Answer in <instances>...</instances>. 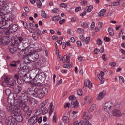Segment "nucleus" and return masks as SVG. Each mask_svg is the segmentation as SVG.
I'll list each match as a JSON object with an SVG mask.
<instances>
[{"label": "nucleus", "instance_id": "nucleus-1", "mask_svg": "<svg viewBox=\"0 0 125 125\" xmlns=\"http://www.w3.org/2000/svg\"><path fill=\"white\" fill-rule=\"evenodd\" d=\"M3 85L4 86H8L13 89H14V88H16V87H18V85H16V82L12 77L5 79L3 83Z\"/></svg>", "mask_w": 125, "mask_h": 125}, {"label": "nucleus", "instance_id": "nucleus-2", "mask_svg": "<svg viewBox=\"0 0 125 125\" xmlns=\"http://www.w3.org/2000/svg\"><path fill=\"white\" fill-rule=\"evenodd\" d=\"M15 105H19L24 112H28L29 110V106L19 97L17 98L15 100Z\"/></svg>", "mask_w": 125, "mask_h": 125}, {"label": "nucleus", "instance_id": "nucleus-3", "mask_svg": "<svg viewBox=\"0 0 125 125\" xmlns=\"http://www.w3.org/2000/svg\"><path fill=\"white\" fill-rule=\"evenodd\" d=\"M114 108V104L111 102H106L104 106V116L105 118L109 117V112Z\"/></svg>", "mask_w": 125, "mask_h": 125}, {"label": "nucleus", "instance_id": "nucleus-4", "mask_svg": "<svg viewBox=\"0 0 125 125\" xmlns=\"http://www.w3.org/2000/svg\"><path fill=\"white\" fill-rule=\"evenodd\" d=\"M19 98L24 100L25 102H28V101H29L31 106H36V105H37L35 98L28 97V96H26L24 93H21V96H19Z\"/></svg>", "mask_w": 125, "mask_h": 125}, {"label": "nucleus", "instance_id": "nucleus-5", "mask_svg": "<svg viewBox=\"0 0 125 125\" xmlns=\"http://www.w3.org/2000/svg\"><path fill=\"white\" fill-rule=\"evenodd\" d=\"M19 98L24 100L25 102H28V101H29L31 106H36V105H37L35 98L28 97V96H26L24 93H21V96H19Z\"/></svg>", "mask_w": 125, "mask_h": 125}, {"label": "nucleus", "instance_id": "nucleus-6", "mask_svg": "<svg viewBox=\"0 0 125 125\" xmlns=\"http://www.w3.org/2000/svg\"><path fill=\"white\" fill-rule=\"evenodd\" d=\"M23 45L25 47V50L24 52V54H30V52H32V50H30V45H31V41L28 39H26L22 42Z\"/></svg>", "mask_w": 125, "mask_h": 125}, {"label": "nucleus", "instance_id": "nucleus-7", "mask_svg": "<svg viewBox=\"0 0 125 125\" xmlns=\"http://www.w3.org/2000/svg\"><path fill=\"white\" fill-rule=\"evenodd\" d=\"M33 91V97H39L41 99V98H42L45 95L41 89L36 88Z\"/></svg>", "mask_w": 125, "mask_h": 125}, {"label": "nucleus", "instance_id": "nucleus-8", "mask_svg": "<svg viewBox=\"0 0 125 125\" xmlns=\"http://www.w3.org/2000/svg\"><path fill=\"white\" fill-rule=\"evenodd\" d=\"M69 100L71 101V104L73 106L74 109H77L78 107H80V104L77 100L76 97L74 96H70L69 97Z\"/></svg>", "mask_w": 125, "mask_h": 125}, {"label": "nucleus", "instance_id": "nucleus-9", "mask_svg": "<svg viewBox=\"0 0 125 125\" xmlns=\"http://www.w3.org/2000/svg\"><path fill=\"white\" fill-rule=\"evenodd\" d=\"M6 125H17V122H16V120L15 119V118L13 117V116H9L6 119Z\"/></svg>", "mask_w": 125, "mask_h": 125}, {"label": "nucleus", "instance_id": "nucleus-10", "mask_svg": "<svg viewBox=\"0 0 125 125\" xmlns=\"http://www.w3.org/2000/svg\"><path fill=\"white\" fill-rule=\"evenodd\" d=\"M10 42V39L9 36H4L0 39V43L2 45H8Z\"/></svg>", "mask_w": 125, "mask_h": 125}, {"label": "nucleus", "instance_id": "nucleus-11", "mask_svg": "<svg viewBox=\"0 0 125 125\" xmlns=\"http://www.w3.org/2000/svg\"><path fill=\"white\" fill-rule=\"evenodd\" d=\"M6 1V0H0V6L1 7L0 9V15H5L8 13L5 8H3V5H4Z\"/></svg>", "mask_w": 125, "mask_h": 125}, {"label": "nucleus", "instance_id": "nucleus-12", "mask_svg": "<svg viewBox=\"0 0 125 125\" xmlns=\"http://www.w3.org/2000/svg\"><path fill=\"white\" fill-rule=\"evenodd\" d=\"M18 30V26L17 25L15 24L12 25V26L6 32V34L7 35H10V34L14 33V32H16Z\"/></svg>", "mask_w": 125, "mask_h": 125}, {"label": "nucleus", "instance_id": "nucleus-13", "mask_svg": "<svg viewBox=\"0 0 125 125\" xmlns=\"http://www.w3.org/2000/svg\"><path fill=\"white\" fill-rule=\"evenodd\" d=\"M112 116L120 118L122 117V112L119 109H113L111 112Z\"/></svg>", "mask_w": 125, "mask_h": 125}, {"label": "nucleus", "instance_id": "nucleus-14", "mask_svg": "<svg viewBox=\"0 0 125 125\" xmlns=\"http://www.w3.org/2000/svg\"><path fill=\"white\" fill-rule=\"evenodd\" d=\"M3 8H5L7 12L9 13L12 10V3H7L6 4V1L5 2V4L3 5Z\"/></svg>", "mask_w": 125, "mask_h": 125}, {"label": "nucleus", "instance_id": "nucleus-15", "mask_svg": "<svg viewBox=\"0 0 125 125\" xmlns=\"http://www.w3.org/2000/svg\"><path fill=\"white\" fill-rule=\"evenodd\" d=\"M21 77H23V79L24 82H25V83H29V82L32 81L31 78L30 77V75H29V73H25L24 74V73L22 74L21 72Z\"/></svg>", "mask_w": 125, "mask_h": 125}, {"label": "nucleus", "instance_id": "nucleus-16", "mask_svg": "<svg viewBox=\"0 0 125 125\" xmlns=\"http://www.w3.org/2000/svg\"><path fill=\"white\" fill-rule=\"evenodd\" d=\"M27 56H28L29 58H30L31 60H33L34 62L36 61V60H38L39 59V54H34L31 55V52L29 53V54H25Z\"/></svg>", "mask_w": 125, "mask_h": 125}, {"label": "nucleus", "instance_id": "nucleus-17", "mask_svg": "<svg viewBox=\"0 0 125 125\" xmlns=\"http://www.w3.org/2000/svg\"><path fill=\"white\" fill-rule=\"evenodd\" d=\"M38 115H34L33 117H31L28 120V123L30 125H34V124H36L37 122H38Z\"/></svg>", "mask_w": 125, "mask_h": 125}, {"label": "nucleus", "instance_id": "nucleus-18", "mask_svg": "<svg viewBox=\"0 0 125 125\" xmlns=\"http://www.w3.org/2000/svg\"><path fill=\"white\" fill-rule=\"evenodd\" d=\"M14 91H15V92H16L17 94L16 95V97H14V102L15 101V99H16V98H17L18 97H19V96H21V94L19 95V93H20V92L21 91H22V88H20L19 86H18V87H16L14 89H13Z\"/></svg>", "mask_w": 125, "mask_h": 125}, {"label": "nucleus", "instance_id": "nucleus-19", "mask_svg": "<svg viewBox=\"0 0 125 125\" xmlns=\"http://www.w3.org/2000/svg\"><path fill=\"white\" fill-rule=\"evenodd\" d=\"M20 67L21 70V72H27V73H29L30 72V67L25 65L24 64H21Z\"/></svg>", "mask_w": 125, "mask_h": 125}, {"label": "nucleus", "instance_id": "nucleus-20", "mask_svg": "<svg viewBox=\"0 0 125 125\" xmlns=\"http://www.w3.org/2000/svg\"><path fill=\"white\" fill-rule=\"evenodd\" d=\"M104 76L105 73L103 71H101L98 75V79L100 80V83L102 84L104 83V82H105V80H104V78H103Z\"/></svg>", "mask_w": 125, "mask_h": 125}, {"label": "nucleus", "instance_id": "nucleus-21", "mask_svg": "<svg viewBox=\"0 0 125 125\" xmlns=\"http://www.w3.org/2000/svg\"><path fill=\"white\" fill-rule=\"evenodd\" d=\"M29 77L32 82L36 80V78H38V74H37V71L35 72H31L30 74L29 73Z\"/></svg>", "mask_w": 125, "mask_h": 125}, {"label": "nucleus", "instance_id": "nucleus-22", "mask_svg": "<svg viewBox=\"0 0 125 125\" xmlns=\"http://www.w3.org/2000/svg\"><path fill=\"white\" fill-rule=\"evenodd\" d=\"M13 113L15 114L14 116H18L19 115H22V112H21V110L16 106H15V109H14Z\"/></svg>", "mask_w": 125, "mask_h": 125}, {"label": "nucleus", "instance_id": "nucleus-23", "mask_svg": "<svg viewBox=\"0 0 125 125\" xmlns=\"http://www.w3.org/2000/svg\"><path fill=\"white\" fill-rule=\"evenodd\" d=\"M106 91H105L101 92L99 94H98V96L97 97V100H100L101 99H102V98L104 97L105 95H106Z\"/></svg>", "mask_w": 125, "mask_h": 125}, {"label": "nucleus", "instance_id": "nucleus-24", "mask_svg": "<svg viewBox=\"0 0 125 125\" xmlns=\"http://www.w3.org/2000/svg\"><path fill=\"white\" fill-rule=\"evenodd\" d=\"M15 105L12 104H9L7 106V110L8 112H10L11 113H13L14 109H15Z\"/></svg>", "mask_w": 125, "mask_h": 125}, {"label": "nucleus", "instance_id": "nucleus-25", "mask_svg": "<svg viewBox=\"0 0 125 125\" xmlns=\"http://www.w3.org/2000/svg\"><path fill=\"white\" fill-rule=\"evenodd\" d=\"M84 85L86 87H88V88L90 89L91 87H92V83H91L90 80L87 79L85 81Z\"/></svg>", "mask_w": 125, "mask_h": 125}, {"label": "nucleus", "instance_id": "nucleus-26", "mask_svg": "<svg viewBox=\"0 0 125 125\" xmlns=\"http://www.w3.org/2000/svg\"><path fill=\"white\" fill-rule=\"evenodd\" d=\"M23 92L25 94H29L31 96H33L34 95V90H32V89H24L23 90Z\"/></svg>", "mask_w": 125, "mask_h": 125}, {"label": "nucleus", "instance_id": "nucleus-27", "mask_svg": "<svg viewBox=\"0 0 125 125\" xmlns=\"http://www.w3.org/2000/svg\"><path fill=\"white\" fill-rule=\"evenodd\" d=\"M0 23H2L3 26L6 24V21L5 20V16L4 15H0Z\"/></svg>", "mask_w": 125, "mask_h": 125}, {"label": "nucleus", "instance_id": "nucleus-28", "mask_svg": "<svg viewBox=\"0 0 125 125\" xmlns=\"http://www.w3.org/2000/svg\"><path fill=\"white\" fill-rule=\"evenodd\" d=\"M42 81L43 80L37 77L35 78V80L32 81V82L34 83V84H41V83H42Z\"/></svg>", "mask_w": 125, "mask_h": 125}, {"label": "nucleus", "instance_id": "nucleus-29", "mask_svg": "<svg viewBox=\"0 0 125 125\" xmlns=\"http://www.w3.org/2000/svg\"><path fill=\"white\" fill-rule=\"evenodd\" d=\"M9 49L11 53H15V52H16V50H17V47L13 45H11L9 46Z\"/></svg>", "mask_w": 125, "mask_h": 125}, {"label": "nucleus", "instance_id": "nucleus-30", "mask_svg": "<svg viewBox=\"0 0 125 125\" xmlns=\"http://www.w3.org/2000/svg\"><path fill=\"white\" fill-rule=\"evenodd\" d=\"M20 62V61L19 60L13 61L11 62L10 66L13 67H16V66H17V64H19Z\"/></svg>", "mask_w": 125, "mask_h": 125}, {"label": "nucleus", "instance_id": "nucleus-31", "mask_svg": "<svg viewBox=\"0 0 125 125\" xmlns=\"http://www.w3.org/2000/svg\"><path fill=\"white\" fill-rule=\"evenodd\" d=\"M15 119L16 122H19V123H20L23 121V116H22V114L17 115L16 116Z\"/></svg>", "mask_w": 125, "mask_h": 125}, {"label": "nucleus", "instance_id": "nucleus-32", "mask_svg": "<svg viewBox=\"0 0 125 125\" xmlns=\"http://www.w3.org/2000/svg\"><path fill=\"white\" fill-rule=\"evenodd\" d=\"M25 46L22 42H20L18 45V47H17V49L19 50H23L24 49Z\"/></svg>", "mask_w": 125, "mask_h": 125}, {"label": "nucleus", "instance_id": "nucleus-33", "mask_svg": "<svg viewBox=\"0 0 125 125\" xmlns=\"http://www.w3.org/2000/svg\"><path fill=\"white\" fill-rule=\"evenodd\" d=\"M46 104H47V100H45L41 103L39 107L41 109H42L45 107V105H46Z\"/></svg>", "mask_w": 125, "mask_h": 125}, {"label": "nucleus", "instance_id": "nucleus-34", "mask_svg": "<svg viewBox=\"0 0 125 125\" xmlns=\"http://www.w3.org/2000/svg\"><path fill=\"white\" fill-rule=\"evenodd\" d=\"M34 62V61L33 60H31L30 58H25L24 59V64H31V63H33Z\"/></svg>", "mask_w": 125, "mask_h": 125}, {"label": "nucleus", "instance_id": "nucleus-35", "mask_svg": "<svg viewBox=\"0 0 125 125\" xmlns=\"http://www.w3.org/2000/svg\"><path fill=\"white\" fill-rule=\"evenodd\" d=\"M62 62L63 63H69L70 62V58L67 56H64L62 59Z\"/></svg>", "mask_w": 125, "mask_h": 125}, {"label": "nucleus", "instance_id": "nucleus-36", "mask_svg": "<svg viewBox=\"0 0 125 125\" xmlns=\"http://www.w3.org/2000/svg\"><path fill=\"white\" fill-rule=\"evenodd\" d=\"M13 79L14 81H15L16 82V81H17L18 83L19 84H21V83H20V82H21V80L19 79V76H18V74H15Z\"/></svg>", "mask_w": 125, "mask_h": 125}, {"label": "nucleus", "instance_id": "nucleus-37", "mask_svg": "<svg viewBox=\"0 0 125 125\" xmlns=\"http://www.w3.org/2000/svg\"><path fill=\"white\" fill-rule=\"evenodd\" d=\"M37 75L38 78H40L42 81L45 80V74H44V73H39Z\"/></svg>", "mask_w": 125, "mask_h": 125}, {"label": "nucleus", "instance_id": "nucleus-38", "mask_svg": "<svg viewBox=\"0 0 125 125\" xmlns=\"http://www.w3.org/2000/svg\"><path fill=\"white\" fill-rule=\"evenodd\" d=\"M96 108V105H95V104H93L91 105V106H90V108L88 110V112L89 113H92V112H93V111H94V110H95Z\"/></svg>", "mask_w": 125, "mask_h": 125}, {"label": "nucleus", "instance_id": "nucleus-39", "mask_svg": "<svg viewBox=\"0 0 125 125\" xmlns=\"http://www.w3.org/2000/svg\"><path fill=\"white\" fill-rule=\"evenodd\" d=\"M61 19V17L59 16H55L52 18V21L53 22H57L58 21Z\"/></svg>", "mask_w": 125, "mask_h": 125}, {"label": "nucleus", "instance_id": "nucleus-40", "mask_svg": "<svg viewBox=\"0 0 125 125\" xmlns=\"http://www.w3.org/2000/svg\"><path fill=\"white\" fill-rule=\"evenodd\" d=\"M105 13H106V9H102L98 13V16H103L105 15Z\"/></svg>", "mask_w": 125, "mask_h": 125}, {"label": "nucleus", "instance_id": "nucleus-41", "mask_svg": "<svg viewBox=\"0 0 125 125\" xmlns=\"http://www.w3.org/2000/svg\"><path fill=\"white\" fill-rule=\"evenodd\" d=\"M85 100L87 101L88 103H91V102H92V97H91V96H87L85 97Z\"/></svg>", "mask_w": 125, "mask_h": 125}, {"label": "nucleus", "instance_id": "nucleus-42", "mask_svg": "<svg viewBox=\"0 0 125 125\" xmlns=\"http://www.w3.org/2000/svg\"><path fill=\"white\" fill-rule=\"evenodd\" d=\"M62 120L64 123H65L66 124H69V123H70V120L69 119V118L66 116H63Z\"/></svg>", "mask_w": 125, "mask_h": 125}, {"label": "nucleus", "instance_id": "nucleus-43", "mask_svg": "<svg viewBox=\"0 0 125 125\" xmlns=\"http://www.w3.org/2000/svg\"><path fill=\"white\" fill-rule=\"evenodd\" d=\"M49 113L50 114V115H51V114H52V113H53V104H52V103H51L49 106Z\"/></svg>", "mask_w": 125, "mask_h": 125}, {"label": "nucleus", "instance_id": "nucleus-44", "mask_svg": "<svg viewBox=\"0 0 125 125\" xmlns=\"http://www.w3.org/2000/svg\"><path fill=\"white\" fill-rule=\"evenodd\" d=\"M84 123L83 121H80L79 122L78 121H75L74 123V125H84Z\"/></svg>", "mask_w": 125, "mask_h": 125}, {"label": "nucleus", "instance_id": "nucleus-45", "mask_svg": "<svg viewBox=\"0 0 125 125\" xmlns=\"http://www.w3.org/2000/svg\"><path fill=\"white\" fill-rule=\"evenodd\" d=\"M44 93V95L45 94H47L48 93V89L46 88H43L42 89H40Z\"/></svg>", "mask_w": 125, "mask_h": 125}, {"label": "nucleus", "instance_id": "nucleus-46", "mask_svg": "<svg viewBox=\"0 0 125 125\" xmlns=\"http://www.w3.org/2000/svg\"><path fill=\"white\" fill-rule=\"evenodd\" d=\"M41 16L43 18H48V17H47V15L46 14V13H45V11H42L41 12Z\"/></svg>", "mask_w": 125, "mask_h": 125}, {"label": "nucleus", "instance_id": "nucleus-47", "mask_svg": "<svg viewBox=\"0 0 125 125\" xmlns=\"http://www.w3.org/2000/svg\"><path fill=\"white\" fill-rule=\"evenodd\" d=\"M119 83H121V84H123V83H125V79H124V77H123V76H119Z\"/></svg>", "mask_w": 125, "mask_h": 125}, {"label": "nucleus", "instance_id": "nucleus-48", "mask_svg": "<svg viewBox=\"0 0 125 125\" xmlns=\"http://www.w3.org/2000/svg\"><path fill=\"white\" fill-rule=\"evenodd\" d=\"M121 4V2L118 0L117 2H114L111 3V6H118V5H120Z\"/></svg>", "mask_w": 125, "mask_h": 125}, {"label": "nucleus", "instance_id": "nucleus-49", "mask_svg": "<svg viewBox=\"0 0 125 125\" xmlns=\"http://www.w3.org/2000/svg\"><path fill=\"white\" fill-rule=\"evenodd\" d=\"M108 31L110 36H114V31H113V29L112 28L110 27L108 28Z\"/></svg>", "mask_w": 125, "mask_h": 125}, {"label": "nucleus", "instance_id": "nucleus-50", "mask_svg": "<svg viewBox=\"0 0 125 125\" xmlns=\"http://www.w3.org/2000/svg\"><path fill=\"white\" fill-rule=\"evenodd\" d=\"M5 118V112L3 111H0V118Z\"/></svg>", "mask_w": 125, "mask_h": 125}, {"label": "nucleus", "instance_id": "nucleus-51", "mask_svg": "<svg viewBox=\"0 0 125 125\" xmlns=\"http://www.w3.org/2000/svg\"><path fill=\"white\" fill-rule=\"evenodd\" d=\"M36 3L37 4L38 8H40L42 6V2H41V0H37Z\"/></svg>", "mask_w": 125, "mask_h": 125}, {"label": "nucleus", "instance_id": "nucleus-52", "mask_svg": "<svg viewBox=\"0 0 125 125\" xmlns=\"http://www.w3.org/2000/svg\"><path fill=\"white\" fill-rule=\"evenodd\" d=\"M84 41L85 42V44H88V43H89V41H90V37H86Z\"/></svg>", "mask_w": 125, "mask_h": 125}, {"label": "nucleus", "instance_id": "nucleus-53", "mask_svg": "<svg viewBox=\"0 0 125 125\" xmlns=\"http://www.w3.org/2000/svg\"><path fill=\"white\" fill-rule=\"evenodd\" d=\"M5 93L6 95H8V96H9V95H10V94H11V90H10V89H7L5 91Z\"/></svg>", "mask_w": 125, "mask_h": 125}, {"label": "nucleus", "instance_id": "nucleus-54", "mask_svg": "<svg viewBox=\"0 0 125 125\" xmlns=\"http://www.w3.org/2000/svg\"><path fill=\"white\" fill-rule=\"evenodd\" d=\"M47 113H48V110H47V108L46 107L44 108L42 112V115H46Z\"/></svg>", "mask_w": 125, "mask_h": 125}, {"label": "nucleus", "instance_id": "nucleus-55", "mask_svg": "<svg viewBox=\"0 0 125 125\" xmlns=\"http://www.w3.org/2000/svg\"><path fill=\"white\" fill-rule=\"evenodd\" d=\"M56 119H57V115H56V112H54V116L53 117V121L54 123H56Z\"/></svg>", "mask_w": 125, "mask_h": 125}, {"label": "nucleus", "instance_id": "nucleus-56", "mask_svg": "<svg viewBox=\"0 0 125 125\" xmlns=\"http://www.w3.org/2000/svg\"><path fill=\"white\" fill-rule=\"evenodd\" d=\"M97 44L98 45H101V44H102V41H101V39H98L97 40Z\"/></svg>", "mask_w": 125, "mask_h": 125}, {"label": "nucleus", "instance_id": "nucleus-57", "mask_svg": "<svg viewBox=\"0 0 125 125\" xmlns=\"http://www.w3.org/2000/svg\"><path fill=\"white\" fill-rule=\"evenodd\" d=\"M35 33L37 34L38 36H42V33L41 32V30L39 29L36 30Z\"/></svg>", "mask_w": 125, "mask_h": 125}, {"label": "nucleus", "instance_id": "nucleus-58", "mask_svg": "<svg viewBox=\"0 0 125 125\" xmlns=\"http://www.w3.org/2000/svg\"><path fill=\"white\" fill-rule=\"evenodd\" d=\"M65 22H66V20H65V19H63L62 20L59 21V23L60 25H62V24H64Z\"/></svg>", "mask_w": 125, "mask_h": 125}, {"label": "nucleus", "instance_id": "nucleus-59", "mask_svg": "<svg viewBox=\"0 0 125 125\" xmlns=\"http://www.w3.org/2000/svg\"><path fill=\"white\" fill-rule=\"evenodd\" d=\"M77 32L79 34H83V30L82 28H78L77 29Z\"/></svg>", "mask_w": 125, "mask_h": 125}, {"label": "nucleus", "instance_id": "nucleus-60", "mask_svg": "<svg viewBox=\"0 0 125 125\" xmlns=\"http://www.w3.org/2000/svg\"><path fill=\"white\" fill-rule=\"evenodd\" d=\"M81 26L83 28H85V27H87V23L86 22H82Z\"/></svg>", "mask_w": 125, "mask_h": 125}, {"label": "nucleus", "instance_id": "nucleus-61", "mask_svg": "<svg viewBox=\"0 0 125 125\" xmlns=\"http://www.w3.org/2000/svg\"><path fill=\"white\" fill-rule=\"evenodd\" d=\"M60 7H63L64 8H66L67 7V5L65 3H61L60 4Z\"/></svg>", "mask_w": 125, "mask_h": 125}, {"label": "nucleus", "instance_id": "nucleus-62", "mask_svg": "<svg viewBox=\"0 0 125 125\" xmlns=\"http://www.w3.org/2000/svg\"><path fill=\"white\" fill-rule=\"evenodd\" d=\"M117 65L116 64V63L113 62H110L109 63V66H110L111 67H116Z\"/></svg>", "mask_w": 125, "mask_h": 125}, {"label": "nucleus", "instance_id": "nucleus-63", "mask_svg": "<svg viewBox=\"0 0 125 125\" xmlns=\"http://www.w3.org/2000/svg\"><path fill=\"white\" fill-rule=\"evenodd\" d=\"M83 94V91L82 90L79 89L77 90V95L79 96H81Z\"/></svg>", "mask_w": 125, "mask_h": 125}, {"label": "nucleus", "instance_id": "nucleus-64", "mask_svg": "<svg viewBox=\"0 0 125 125\" xmlns=\"http://www.w3.org/2000/svg\"><path fill=\"white\" fill-rule=\"evenodd\" d=\"M76 44H77V45H78V46L79 47H82V42H81V41H77L76 42Z\"/></svg>", "mask_w": 125, "mask_h": 125}]
</instances>
